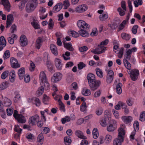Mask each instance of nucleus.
<instances>
[{
    "label": "nucleus",
    "mask_w": 145,
    "mask_h": 145,
    "mask_svg": "<svg viewBox=\"0 0 145 145\" xmlns=\"http://www.w3.org/2000/svg\"><path fill=\"white\" fill-rule=\"evenodd\" d=\"M123 85L121 83H119L116 86V92L118 94H120L122 92L121 87Z\"/></svg>",
    "instance_id": "a878e982"
},
{
    "label": "nucleus",
    "mask_w": 145,
    "mask_h": 145,
    "mask_svg": "<svg viewBox=\"0 0 145 145\" xmlns=\"http://www.w3.org/2000/svg\"><path fill=\"white\" fill-rule=\"evenodd\" d=\"M135 130H138L139 129V125L138 122L137 121H135L133 124Z\"/></svg>",
    "instance_id": "6e6d98bb"
},
{
    "label": "nucleus",
    "mask_w": 145,
    "mask_h": 145,
    "mask_svg": "<svg viewBox=\"0 0 145 145\" xmlns=\"http://www.w3.org/2000/svg\"><path fill=\"white\" fill-rule=\"evenodd\" d=\"M15 127L14 129V130L15 131L17 132L19 134L17 135L18 137H20V135L21 134V132L22 131V129L20 128V126L19 125H15Z\"/></svg>",
    "instance_id": "a19ab883"
},
{
    "label": "nucleus",
    "mask_w": 145,
    "mask_h": 145,
    "mask_svg": "<svg viewBox=\"0 0 145 145\" xmlns=\"http://www.w3.org/2000/svg\"><path fill=\"white\" fill-rule=\"evenodd\" d=\"M82 94L84 96H88L91 94L90 91L89 89L84 88L82 91Z\"/></svg>",
    "instance_id": "ea45409f"
},
{
    "label": "nucleus",
    "mask_w": 145,
    "mask_h": 145,
    "mask_svg": "<svg viewBox=\"0 0 145 145\" xmlns=\"http://www.w3.org/2000/svg\"><path fill=\"white\" fill-rule=\"evenodd\" d=\"M35 65L34 63L32 61H31L29 68L30 71H34L35 70Z\"/></svg>",
    "instance_id": "0e129e2a"
},
{
    "label": "nucleus",
    "mask_w": 145,
    "mask_h": 145,
    "mask_svg": "<svg viewBox=\"0 0 145 145\" xmlns=\"http://www.w3.org/2000/svg\"><path fill=\"white\" fill-rule=\"evenodd\" d=\"M36 7L34 3H27L26 5V9L27 11L28 12H30L33 10Z\"/></svg>",
    "instance_id": "2eb2a0df"
},
{
    "label": "nucleus",
    "mask_w": 145,
    "mask_h": 145,
    "mask_svg": "<svg viewBox=\"0 0 145 145\" xmlns=\"http://www.w3.org/2000/svg\"><path fill=\"white\" fill-rule=\"evenodd\" d=\"M138 27V26L137 25L133 26L132 29V31L133 34H135L137 33Z\"/></svg>",
    "instance_id": "680f3d73"
},
{
    "label": "nucleus",
    "mask_w": 145,
    "mask_h": 145,
    "mask_svg": "<svg viewBox=\"0 0 145 145\" xmlns=\"http://www.w3.org/2000/svg\"><path fill=\"white\" fill-rule=\"evenodd\" d=\"M64 141L67 143H71V137L69 136H66L64 138Z\"/></svg>",
    "instance_id": "e2e57ef3"
},
{
    "label": "nucleus",
    "mask_w": 145,
    "mask_h": 145,
    "mask_svg": "<svg viewBox=\"0 0 145 145\" xmlns=\"http://www.w3.org/2000/svg\"><path fill=\"white\" fill-rule=\"evenodd\" d=\"M126 24L125 21H123L120 24L118 27V31L123 29L125 27V25Z\"/></svg>",
    "instance_id": "603ef678"
},
{
    "label": "nucleus",
    "mask_w": 145,
    "mask_h": 145,
    "mask_svg": "<svg viewBox=\"0 0 145 145\" xmlns=\"http://www.w3.org/2000/svg\"><path fill=\"white\" fill-rule=\"evenodd\" d=\"M10 53L9 50H7L4 53L3 58L4 59L9 58L10 56Z\"/></svg>",
    "instance_id": "49530a36"
},
{
    "label": "nucleus",
    "mask_w": 145,
    "mask_h": 145,
    "mask_svg": "<svg viewBox=\"0 0 145 145\" xmlns=\"http://www.w3.org/2000/svg\"><path fill=\"white\" fill-rule=\"evenodd\" d=\"M103 111V110L102 107H99L96 109L95 113L97 115L100 116L102 114Z\"/></svg>",
    "instance_id": "37998d69"
},
{
    "label": "nucleus",
    "mask_w": 145,
    "mask_h": 145,
    "mask_svg": "<svg viewBox=\"0 0 145 145\" xmlns=\"http://www.w3.org/2000/svg\"><path fill=\"white\" fill-rule=\"evenodd\" d=\"M120 22V19L118 18H116L114 20V22L112 24H108V26L110 27L112 30L116 29Z\"/></svg>",
    "instance_id": "0eeeda50"
},
{
    "label": "nucleus",
    "mask_w": 145,
    "mask_h": 145,
    "mask_svg": "<svg viewBox=\"0 0 145 145\" xmlns=\"http://www.w3.org/2000/svg\"><path fill=\"white\" fill-rule=\"evenodd\" d=\"M0 45H1L5 47L6 45V41L3 36H1L0 37Z\"/></svg>",
    "instance_id": "58836bf2"
},
{
    "label": "nucleus",
    "mask_w": 145,
    "mask_h": 145,
    "mask_svg": "<svg viewBox=\"0 0 145 145\" xmlns=\"http://www.w3.org/2000/svg\"><path fill=\"white\" fill-rule=\"evenodd\" d=\"M62 77V74L59 72L55 73L51 78V81L53 83H56L60 81Z\"/></svg>",
    "instance_id": "423d86ee"
},
{
    "label": "nucleus",
    "mask_w": 145,
    "mask_h": 145,
    "mask_svg": "<svg viewBox=\"0 0 145 145\" xmlns=\"http://www.w3.org/2000/svg\"><path fill=\"white\" fill-rule=\"evenodd\" d=\"M9 79L11 82H13L15 79V73L14 70H12L9 73Z\"/></svg>",
    "instance_id": "393cba45"
},
{
    "label": "nucleus",
    "mask_w": 145,
    "mask_h": 145,
    "mask_svg": "<svg viewBox=\"0 0 145 145\" xmlns=\"http://www.w3.org/2000/svg\"><path fill=\"white\" fill-rule=\"evenodd\" d=\"M108 17L107 13L101 15L99 16L100 20L101 21H103L106 19Z\"/></svg>",
    "instance_id": "c9c22d12"
},
{
    "label": "nucleus",
    "mask_w": 145,
    "mask_h": 145,
    "mask_svg": "<svg viewBox=\"0 0 145 145\" xmlns=\"http://www.w3.org/2000/svg\"><path fill=\"white\" fill-rule=\"evenodd\" d=\"M121 35V38L126 40H129L131 38V36L129 34L125 33H122Z\"/></svg>",
    "instance_id": "c756f323"
},
{
    "label": "nucleus",
    "mask_w": 145,
    "mask_h": 145,
    "mask_svg": "<svg viewBox=\"0 0 145 145\" xmlns=\"http://www.w3.org/2000/svg\"><path fill=\"white\" fill-rule=\"evenodd\" d=\"M31 24L36 29L40 28L39 26L38 23L35 22H31Z\"/></svg>",
    "instance_id": "bf43d9fd"
},
{
    "label": "nucleus",
    "mask_w": 145,
    "mask_h": 145,
    "mask_svg": "<svg viewBox=\"0 0 145 145\" xmlns=\"http://www.w3.org/2000/svg\"><path fill=\"white\" fill-rule=\"evenodd\" d=\"M10 63L11 66L13 68H17L20 67V65L18 64L17 59L14 57L10 58Z\"/></svg>",
    "instance_id": "6e6552de"
},
{
    "label": "nucleus",
    "mask_w": 145,
    "mask_h": 145,
    "mask_svg": "<svg viewBox=\"0 0 145 145\" xmlns=\"http://www.w3.org/2000/svg\"><path fill=\"white\" fill-rule=\"evenodd\" d=\"M112 136L109 135H106L105 140L106 143L108 144L110 143L112 140Z\"/></svg>",
    "instance_id": "79ce46f5"
},
{
    "label": "nucleus",
    "mask_w": 145,
    "mask_h": 145,
    "mask_svg": "<svg viewBox=\"0 0 145 145\" xmlns=\"http://www.w3.org/2000/svg\"><path fill=\"white\" fill-rule=\"evenodd\" d=\"M21 95L19 94H17L16 95L15 97L14 98V101L15 103H17L21 98Z\"/></svg>",
    "instance_id": "774afa93"
},
{
    "label": "nucleus",
    "mask_w": 145,
    "mask_h": 145,
    "mask_svg": "<svg viewBox=\"0 0 145 145\" xmlns=\"http://www.w3.org/2000/svg\"><path fill=\"white\" fill-rule=\"evenodd\" d=\"M59 105V106L60 109L63 111H65V106L64 104L62 103V101H60L58 103Z\"/></svg>",
    "instance_id": "052dcab7"
},
{
    "label": "nucleus",
    "mask_w": 145,
    "mask_h": 145,
    "mask_svg": "<svg viewBox=\"0 0 145 145\" xmlns=\"http://www.w3.org/2000/svg\"><path fill=\"white\" fill-rule=\"evenodd\" d=\"M87 108L86 104L85 102H83L80 106V110L84 112L86 110Z\"/></svg>",
    "instance_id": "72a5a7b5"
},
{
    "label": "nucleus",
    "mask_w": 145,
    "mask_h": 145,
    "mask_svg": "<svg viewBox=\"0 0 145 145\" xmlns=\"http://www.w3.org/2000/svg\"><path fill=\"white\" fill-rule=\"evenodd\" d=\"M95 71L97 76L100 78H102L103 77V74L102 71L99 68H96Z\"/></svg>",
    "instance_id": "c85d7f7f"
},
{
    "label": "nucleus",
    "mask_w": 145,
    "mask_h": 145,
    "mask_svg": "<svg viewBox=\"0 0 145 145\" xmlns=\"http://www.w3.org/2000/svg\"><path fill=\"white\" fill-rule=\"evenodd\" d=\"M87 78L88 80V83L91 89L93 91L96 90L101 84L100 81L96 80L95 76L93 74H88Z\"/></svg>",
    "instance_id": "f03ea898"
},
{
    "label": "nucleus",
    "mask_w": 145,
    "mask_h": 145,
    "mask_svg": "<svg viewBox=\"0 0 145 145\" xmlns=\"http://www.w3.org/2000/svg\"><path fill=\"white\" fill-rule=\"evenodd\" d=\"M54 25V23L53 22L52 20L50 18V19L48 25V27L49 29H51L53 28Z\"/></svg>",
    "instance_id": "5fc2aeb1"
},
{
    "label": "nucleus",
    "mask_w": 145,
    "mask_h": 145,
    "mask_svg": "<svg viewBox=\"0 0 145 145\" xmlns=\"http://www.w3.org/2000/svg\"><path fill=\"white\" fill-rule=\"evenodd\" d=\"M75 135L78 137L82 139H85L86 137L83 135L82 133L80 130H77L75 132Z\"/></svg>",
    "instance_id": "bb28decb"
},
{
    "label": "nucleus",
    "mask_w": 145,
    "mask_h": 145,
    "mask_svg": "<svg viewBox=\"0 0 145 145\" xmlns=\"http://www.w3.org/2000/svg\"><path fill=\"white\" fill-rule=\"evenodd\" d=\"M20 43L22 46L27 45L28 44L27 39L25 35H23L20 37Z\"/></svg>",
    "instance_id": "4468645a"
},
{
    "label": "nucleus",
    "mask_w": 145,
    "mask_h": 145,
    "mask_svg": "<svg viewBox=\"0 0 145 145\" xmlns=\"http://www.w3.org/2000/svg\"><path fill=\"white\" fill-rule=\"evenodd\" d=\"M93 136L95 139H97L99 136V133L97 129L95 128L92 131Z\"/></svg>",
    "instance_id": "f704fd0d"
},
{
    "label": "nucleus",
    "mask_w": 145,
    "mask_h": 145,
    "mask_svg": "<svg viewBox=\"0 0 145 145\" xmlns=\"http://www.w3.org/2000/svg\"><path fill=\"white\" fill-rule=\"evenodd\" d=\"M70 55V52H69L67 51L66 52L65 54H63L62 56L64 60H67L70 59V57H69Z\"/></svg>",
    "instance_id": "2f4dec72"
},
{
    "label": "nucleus",
    "mask_w": 145,
    "mask_h": 145,
    "mask_svg": "<svg viewBox=\"0 0 145 145\" xmlns=\"http://www.w3.org/2000/svg\"><path fill=\"white\" fill-rule=\"evenodd\" d=\"M14 18L13 15L12 14H8L7 16V20L6 23L7 28L11 25V24L13 22Z\"/></svg>",
    "instance_id": "ddd939ff"
},
{
    "label": "nucleus",
    "mask_w": 145,
    "mask_h": 145,
    "mask_svg": "<svg viewBox=\"0 0 145 145\" xmlns=\"http://www.w3.org/2000/svg\"><path fill=\"white\" fill-rule=\"evenodd\" d=\"M24 117L22 115H19L18 117H17V118H15L18 122L20 123H25L26 122V120L24 119Z\"/></svg>",
    "instance_id": "cd10ccee"
},
{
    "label": "nucleus",
    "mask_w": 145,
    "mask_h": 145,
    "mask_svg": "<svg viewBox=\"0 0 145 145\" xmlns=\"http://www.w3.org/2000/svg\"><path fill=\"white\" fill-rule=\"evenodd\" d=\"M64 6V9H65L69 6V2L68 1H65L63 2V5Z\"/></svg>",
    "instance_id": "69168bd1"
},
{
    "label": "nucleus",
    "mask_w": 145,
    "mask_h": 145,
    "mask_svg": "<svg viewBox=\"0 0 145 145\" xmlns=\"http://www.w3.org/2000/svg\"><path fill=\"white\" fill-rule=\"evenodd\" d=\"M88 29H82L78 31V33L80 35L83 37H88L89 35V33L88 32Z\"/></svg>",
    "instance_id": "f3484780"
},
{
    "label": "nucleus",
    "mask_w": 145,
    "mask_h": 145,
    "mask_svg": "<svg viewBox=\"0 0 145 145\" xmlns=\"http://www.w3.org/2000/svg\"><path fill=\"white\" fill-rule=\"evenodd\" d=\"M42 39L40 37H38L36 41L35 47L36 48L38 49H39L42 44Z\"/></svg>",
    "instance_id": "aec40b11"
},
{
    "label": "nucleus",
    "mask_w": 145,
    "mask_h": 145,
    "mask_svg": "<svg viewBox=\"0 0 145 145\" xmlns=\"http://www.w3.org/2000/svg\"><path fill=\"white\" fill-rule=\"evenodd\" d=\"M86 64L82 62H80L78 65V69L79 70L82 69L86 67Z\"/></svg>",
    "instance_id": "3c124183"
},
{
    "label": "nucleus",
    "mask_w": 145,
    "mask_h": 145,
    "mask_svg": "<svg viewBox=\"0 0 145 145\" xmlns=\"http://www.w3.org/2000/svg\"><path fill=\"white\" fill-rule=\"evenodd\" d=\"M77 25L78 27L81 29H89V26L88 24L83 20H79L77 23Z\"/></svg>",
    "instance_id": "1a4fd4ad"
},
{
    "label": "nucleus",
    "mask_w": 145,
    "mask_h": 145,
    "mask_svg": "<svg viewBox=\"0 0 145 145\" xmlns=\"http://www.w3.org/2000/svg\"><path fill=\"white\" fill-rule=\"evenodd\" d=\"M49 97L45 94L43 96L42 101L44 104L47 105L49 101Z\"/></svg>",
    "instance_id": "4c0bfd02"
},
{
    "label": "nucleus",
    "mask_w": 145,
    "mask_h": 145,
    "mask_svg": "<svg viewBox=\"0 0 145 145\" xmlns=\"http://www.w3.org/2000/svg\"><path fill=\"white\" fill-rule=\"evenodd\" d=\"M121 119L124 123L126 124L130 122L133 120L132 118L130 116H122Z\"/></svg>",
    "instance_id": "5701e85b"
},
{
    "label": "nucleus",
    "mask_w": 145,
    "mask_h": 145,
    "mask_svg": "<svg viewBox=\"0 0 145 145\" xmlns=\"http://www.w3.org/2000/svg\"><path fill=\"white\" fill-rule=\"evenodd\" d=\"M63 42L65 48L70 51H73L74 50V48L72 47L71 42L65 43L63 41Z\"/></svg>",
    "instance_id": "412c9836"
},
{
    "label": "nucleus",
    "mask_w": 145,
    "mask_h": 145,
    "mask_svg": "<svg viewBox=\"0 0 145 145\" xmlns=\"http://www.w3.org/2000/svg\"><path fill=\"white\" fill-rule=\"evenodd\" d=\"M18 74L19 79L20 80L22 79L25 74L24 68V67H22L18 71Z\"/></svg>",
    "instance_id": "6ab92c4d"
},
{
    "label": "nucleus",
    "mask_w": 145,
    "mask_h": 145,
    "mask_svg": "<svg viewBox=\"0 0 145 145\" xmlns=\"http://www.w3.org/2000/svg\"><path fill=\"white\" fill-rule=\"evenodd\" d=\"M96 49L98 51L101 52L102 53L104 52L106 49L105 47L101 46L100 45H98V48Z\"/></svg>",
    "instance_id": "a18cd8bd"
},
{
    "label": "nucleus",
    "mask_w": 145,
    "mask_h": 145,
    "mask_svg": "<svg viewBox=\"0 0 145 145\" xmlns=\"http://www.w3.org/2000/svg\"><path fill=\"white\" fill-rule=\"evenodd\" d=\"M68 35L73 37L76 38L79 36V34L77 32L72 30H71L68 31Z\"/></svg>",
    "instance_id": "b1692460"
},
{
    "label": "nucleus",
    "mask_w": 145,
    "mask_h": 145,
    "mask_svg": "<svg viewBox=\"0 0 145 145\" xmlns=\"http://www.w3.org/2000/svg\"><path fill=\"white\" fill-rule=\"evenodd\" d=\"M39 79L40 84L42 86H40L39 90L37 92V94L39 96H40L43 93L44 88L47 90L50 87V85L46 78V76L43 71L40 72L39 75Z\"/></svg>",
    "instance_id": "f257e3e1"
},
{
    "label": "nucleus",
    "mask_w": 145,
    "mask_h": 145,
    "mask_svg": "<svg viewBox=\"0 0 145 145\" xmlns=\"http://www.w3.org/2000/svg\"><path fill=\"white\" fill-rule=\"evenodd\" d=\"M124 103L121 101L119 102L118 103V104L115 106V109L117 110H119L120 109V106L123 107V104H124Z\"/></svg>",
    "instance_id": "c03bdc74"
},
{
    "label": "nucleus",
    "mask_w": 145,
    "mask_h": 145,
    "mask_svg": "<svg viewBox=\"0 0 145 145\" xmlns=\"http://www.w3.org/2000/svg\"><path fill=\"white\" fill-rule=\"evenodd\" d=\"M117 127L116 121L112 120L108 123L107 127V130L110 132H112L116 130Z\"/></svg>",
    "instance_id": "20e7f679"
},
{
    "label": "nucleus",
    "mask_w": 145,
    "mask_h": 145,
    "mask_svg": "<svg viewBox=\"0 0 145 145\" xmlns=\"http://www.w3.org/2000/svg\"><path fill=\"white\" fill-rule=\"evenodd\" d=\"M88 7L85 5H80L75 8V11L78 12L82 13L86 11L88 9Z\"/></svg>",
    "instance_id": "9d476101"
},
{
    "label": "nucleus",
    "mask_w": 145,
    "mask_h": 145,
    "mask_svg": "<svg viewBox=\"0 0 145 145\" xmlns=\"http://www.w3.org/2000/svg\"><path fill=\"white\" fill-rule=\"evenodd\" d=\"M9 72L7 71L3 72L1 74V78L3 79H5L8 76Z\"/></svg>",
    "instance_id": "09e8293b"
},
{
    "label": "nucleus",
    "mask_w": 145,
    "mask_h": 145,
    "mask_svg": "<svg viewBox=\"0 0 145 145\" xmlns=\"http://www.w3.org/2000/svg\"><path fill=\"white\" fill-rule=\"evenodd\" d=\"M50 48L52 53L55 56L58 55V52L56 46L54 44H52L50 45Z\"/></svg>",
    "instance_id": "a211bd4d"
},
{
    "label": "nucleus",
    "mask_w": 145,
    "mask_h": 145,
    "mask_svg": "<svg viewBox=\"0 0 145 145\" xmlns=\"http://www.w3.org/2000/svg\"><path fill=\"white\" fill-rule=\"evenodd\" d=\"M117 10L119 12L120 15L121 16H124L125 14V11L123 10L120 7L118 8L117 9Z\"/></svg>",
    "instance_id": "4d7b16f0"
},
{
    "label": "nucleus",
    "mask_w": 145,
    "mask_h": 145,
    "mask_svg": "<svg viewBox=\"0 0 145 145\" xmlns=\"http://www.w3.org/2000/svg\"><path fill=\"white\" fill-rule=\"evenodd\" d=\"M139 120L142 121H143L145 120V111L142 112V114H140Z\"/></svg>",
    "instance_id": "864d4df0"
},
{
    "label": "nucleus",
    "mask_w": 145,
    "mask_h": 145,
    "mask_svg": "<svg viewBox=\"0 0 145 145\" xmlns=\"http://www.w3.org/2000/svg\"><path fill=\"white\" fill-rule=\"evenodd\" d=\"M128 73L130 74L131 79L133 81H135L138 78L139 71L137 69H132L129 71Z\"/></svg>",
    "instance_id": "39448f33"
},
{
    "label": "nucleus",
    "mask_w": 145,
    "mask_h": 145,
    "mask_svg": "<svg viewBox=\"0 0 145 145\" xmlns=\"http://www.w3.org/2000/svg\"><path fill=\"white\" fill-rule=\"evenodd\" d=\"M55 64L56 68L58 70H61L62 67L61 61L59 59L56 58L55 60Z\"/></svg>",
    "instance_id": "4be33fe9"
},
{
    "label": "nucleus",
    "mask_w": 145,
    "mask_h": 145,
    "mask_svg": "<svg viewBox=\"0 0 145 145\" xmlns=\"http://www.w3.org/2000/svg\"><path fill=\"white\" fill-rule=\"evenodd\" d=\"M1 3L3 5L5 10L9 12L10 10V5L8 0H2Z\"/></svg>",
    "instance_id": "f8f14e48"
},
{
    "label": "nucleus",
    "mask_w": 145,
    "mask_h": 145,
    "mask_svg": "<svg viewBox=\"0 0 145 145\" xmlns=\"http://www.w3.org/2000/svg\"><path fill=\"white\" fill-rule=\"evenodd\" d=\"M8 83L7 82H3L0 84V91L3 90L8 87Z\"/></svg>",
    "instance_id": "473e14b6"
},
{
    "label": "nucleus",
    "mask_w": 145,
    "mask_h": 145,
    "mask_svg": "<svg viewBox=\"0 0 145 145\" xmlns=\"http://www.w3.org/2000/svg\"><path fill=\"white\" fill-rule=\"evenodd\" d=\"M10 31L11 33H14L15 31H16V26L14 24H13L11 26L10 29Z\"/></svg>",
    "instance_id": "13d9d810"
},
{
    "label": "nucleus",
    "mask_w": 145,
    "mask_h": 145,
    "mask_svg": "<svg viewBox=\"0 0 145 145\" xmlns=\"http://www.w3.org/2000/svg\"><path fill=\"white\" fill-rule=\"evenodd\" d=\"M114 77L106 76V82L108 84L111 83L113 81Z\"/></svg>",
    "instance_id": "338daca9"
},
{
    "label": "nucleus",
    "mask_w": 145,
    "mask_h": 145,
    "mask_svg": "<svg viewBox=\"0 0 145 145\" xmlns=\"http://www.w3.org/2000/svg\"><path fill=\"white\" fill-rule=\"evenodd\" d=\"M39 116L37 114L30 117L29 120V124L32 126L35 125L37 121L39 120Z\"/></svg>",
    "instance_id": "9b49d317"
},
{
    "label": "nucleus",
    "mask_w": 145,
    "mask_h": 145,
    "mask_svg": "<svg viewBox=\"0 0 145 145\" xmlns=\"http://www.w3.org/2000/svg\"><path fill=\"white\" fill-rule=\"evenodd\" d=\"M123 63L125 67L129 70L131 69V65L129 61L125 59H124Z\"/></svg>",
    "instance_id": "7c9ffc66"
},
{
    "label": "nucleus",
    "mask_w": 145,
    "mask_h": 145,
    "mask_svg": "<svg viewBox=\"0 0 145 145\" xmlns=\"http://www.w3.org/2000/svg\"><path fill=\"white\" fill-rule=\"evenodd\" d=\"M4 103L6 106H9L11 105L12 102L8 98L5 97L4 98Z\"/></svg>",
    "instance_id": "e433bc0d"
},
{
    "label": "nucleus",
    "mask_w": 145,
    "mask_h": 145,
    "mask_svg": "<svg viewBox=\"0 0 145 145\" xmlns=\"http://www.w3.org/2000/svg\"><path fill=\"white\" fill-rule=\"evenodd\" d=\"M63 7V4L61 3H58L55 5L52 9V12L56 13L59 11Z\"/></svg>",
    "instance_id": "dca6fc26"
},
{
    "label": "nucleus",
    "mask_w": 145,
    "mask_h": 145,
    "mask_svg": "<svg viewBox=\"0 0 145 145\" xmlns=\"http://www.w3.org/2000/svg\"><path fill=\"white\" fill-rule=\"evenodd\" d=\"M118 137L113 140V145H121L124 140L125 135V130L121 128H120L118 130Z\"/></svg>",
    "instance_id": "7ed1b4c3"
},
{
    "label": "nucleus",
    "mask_w": 145,
    "mask_h": 145,
    "mask_svg": "<svg viewBox=\"0 0 145 145\" xmlns=\"http://www.w3.org/2000/svg\"><path fill=\"white\" fill-rule=\"evenodd\" d=\"M107 73L106 76L114 77V72L111 70H106Z\"/></svg>",
    "instance_id": "8fccbe9b"
},
{
    "label": "nucleus",
    "mask_w": 145,
    "mask_h": 145,
    "mask_svg": "<svg viewBox=\"0 0 145 145\" xmlns=\"http://www.w3.org/2000/svg\"><path fill=\"white\" fill-rule=\"evenodd\" d=\"M72 88L76 90L78 88V85L76 83L74 82L73 83L71 86V87H69V89L71 90H72Z\"/></svg>",
    "instance_id": "de8ad7c7"
}]
</instances>
